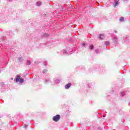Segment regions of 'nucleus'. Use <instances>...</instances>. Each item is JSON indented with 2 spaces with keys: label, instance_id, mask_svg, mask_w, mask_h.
I'll return each instance as SVG.
<instances>
[{
  "label": "nucleus",
  "instance_id": "7",
  "mask_svg": "<svg viewBox=\"0 0 130 130\" xmlns=\"http://www.w3.org/2000/svg\"><path fill=\"white\" fill-rule=\"evenodd\" d=\"M118 5V1L115 0V4L114 7H116Z\"/></svg>",
  "mask_w": 130,
  "mask_h": 130
},
{
  "label": "nucleus",
  "instance_id": "24",
  "mask_svg": "<svg viewBox=\"0 0 130 130\" xmlns=\"http://www.w3.org/2000/svg\"><path fill=\"white\" fill-rule=\"evenodd\" d=\"M9 2H12V0H8Z\"/></svg>",
  "mask_w": 130,
  "mask_h": 130
},
{
  "label": "nucleus",
  "instance_id": "1",
  "mask_svg": "<svg viewBox=\"0 0 130 130\" xmlns=\"http://www.w3.org/2000/svg\"><path fill=\"white\" fill-rule=\"evenodd\" d=\"M59 119H60V115H57L53 117V121H55V122L58 121Z\"/></svg>",
  "mask_w": 130,
  "mask_h": 130
},
{
  "label": "nucleus",
  "instance_id": "16",
  "mask_svg": "<svg viewBox=\"0 0 130 130\" xmlns=\"http://www.w3.org/2000/svg\"><path fill=\"white\" fill-rule=\"evenodd\" d=\"M95 52L96 53H99V50H95Z\"/></svg>",
  "mask_w": 130,
  "mask_h": 130
},
{
  "label": "nucleus",
  "instance_id": "3",
  "mask_svg": "<svg viewBox=\"0 0 130 130\" xmlns=\"http://www.w3.org/2000/svg\"><path fill=\"white\" fill-rule=\"evenodd\" d=\"M70 87H71V83H69L65 85L66 89H69Z\"/></svg>",
  "mask_w": 130,
  "mask_h": 130
},
{
  "label": "nucleus",
  "instance_id": "25",
  "mask_svg": "<svg viewBox=\"0 0 130 130\" xmlns=\"http://www.w3.org/2000/svg\"><path fill=\"white\" fill-rule=\"evenodd\" d=\"M104 117H105V116H104Z\"/></svg>",
  "mask_w": 130,
  "mask_h": 130
},
{
  "label": "nucleus",
  "instance_id": "15",
  "mask_svg": "<svg viewBox=\"0 0 130 130\" xmlns=\"http://www.w3.org/2000/svg\"><path fill=\"white\" fill-rule=\"evenodd\" d=\"M89 48H90V49L92 50L94 48V46H93V45H90L89 46Z\"/></svg>",
  "mask_w": 130,
  "mask_h": 130
},
{
  "label": "nucleus",
  "instance_id": "18",
  "mask_svg": "<svg viewBox=\"0 0 130 130\" xmlns=\"http://www.w3.org/2000/svg\"><path fill=\"white\" fill-rule=\"evenodd\" d=\"M3 70H4V68H0V73H1V72H2V71H3Z\"/></svg>",
  "mask_w": 130,
  "mask_h": 130
},
{
  "label": "nucleus",
  "instance_id": "11",
  "mask_svg": "<svg viewBox=\"0 0 130 130\" xmlns=\"http://www.w3.org/2000/svg\"><path fill=\"white\" fill-rule=\"evenodd\" d=\"M26 64H27V66H30V64H31V61H30L29 60H27V63Z\"/></svg>",
  "mask_w": 130,
  "mask_h": 130
},
{
  "label": "nucleus",
  "instance_id": "8",
  "mask_svg": "<svg viewBox=\"0 0 130 130\" xmlns=\"http://www.w3.org/2000/svg\"><path fill=\"white\" fill-rule=\"evenodd\" d=\"M99 38H100V39H101L102 40V39H103V38H104V35H100Z\"/></svg>",
  "mask_w": 130,
  "mask_h": 130
},
{
  "label": "nucleus",
  "instance_id": "20",
  "mask_svg": "<svg viewBox=\"0 0 130 130\" xmlns=\"http://www.w3.org/2000/svg\"><path fill=\"white\" fill-rule=\"evenodd\" d=\"M82 45L83 47H84L86 45V44L85 43H82Z\"/></svg>",
  "mask_w": 130,
  "mask_h": 130
},
{
  "label": "nucleus",
  "instance_id": "9",
  "mask_svg": "<svg viewBox=\"0 0 130 130\" xmlns=\"http://www.w3.org/2000/svg\"><path fill=\"white\" fill-rule=\"evenodd\" d=\"M120 22H124V18L123 17H121L119 19Z\"/></svg>",
  "mask_w": 130,
  "mask_h": 130
},
{
  "label": "nucleus",
  "instance_id": "23",
  "mask_svg": "<svg viewBox=\"0 0 130 130\" xmlns=\"http://www.w3.org/2000/svg\"><path fill=\"white\" fill-rule=\"evenodd\" d=\"M115 33H117V31H116V30H115Z\"/></svg>",
  "mask_w": 130,
  "mask_h": 130
},
{
  "label": "nucleus",
  "instance_id": "12",
  "mask_svg": "<svg viewBox=\"0 0 130 130\" xmlns=\"http://www.w3.org/2000/svg\"><path fill=\"white\" fill-rule=\"evenodd\" d=\"M18 61H23V58L22 57H19L18 59Z\"/></svg>",
  "mask_w": 130,
  "mask_h": 130
},
{
  "label": "nucleus",
  "instance_id": "22",
  "mask_svg": "<svg viewBox=\"0 0 130 130\" xmlns=\"http://www.w3.org/2000/svg\"><path fill=\"white\" fill-rule=\"evenodd\" d=\"M63 53H68V52H67V51H64Z\"/></svg>",
  "mask_w": 130,
  "mask_h": 130
},
{
  "label": "nucleus",
  "instance_id": "2",
  "mask_svg": "<svg viewBox=\"0 0 130 130\" xmlns=\"http://www.w3.org/2000/svg\"><path fill=\"white\" fill-rule=\"evenodd\" d=\"M21 78V76H19V75H17V77L16 78V82H19L20 83H24V79H20Z\"/></svg>",
  "mask_w": 130,
  "mask_h": 130
},
{
  "label": "nucleus",
  "instance_id": "6",
  "mask_svg": "<svg viewBox=\"0 0 130 130\" xmlns=\"http://www.w3.org/2000/svg\"><path fill=\"white\" fill-rule=\"evenodd\" d=\"M114 42H117V38L116 36H114L113 38Z\"/></svg>",
  "mask_w": 130,
  "mask_h": 130
},
{
  "label": "nucleus",
  "instance_id": "4",
  "mask_svg": "<svg viewBox=\"0 0 130 130\" xmlns=\"http://www.w3.org/2000/svg\"><path fill=\"white\" fill-rule=\"evenodd\" d=\"M36 5L38 7H39V6H41V5H42V3L41 2H37Z\"/></svg>",
  "mask_w": 130,
  "mask_h": 130
},
{
  "label": "nucleus",
  "instance_id": "13",
  "mask_svg": "<svg viewBox=\"0 0 130 130\" xmlns=\"http://www.w3.org/2000/svg\"><path fill=\"white\" fill-rule=\"evenodd\" d=\"M105 44L106 45H109V44H110V43L108 41H106L105 42Z\"/></svg>",
  "mask_w": 130,
  "mask_h": 130
},
{
  "label": "nucleus",
  "instance_id": "19",
  "mask_svg": "<svg viewBox=\"0 0 130 130\" xmlns=\"http://www.w3.org/2000/svg\"><path fill=\"white\" fill-rule=\"evenodd\" d=\"M27 126H28V125H24V128H27Z\"/></svg>",
  "mask_w": 130,
  "mask_h": 130
},
{
  "label": "nucleus",
  "instance_id": "17",
  "mask_svg": "<svg viewBox=\"0 0 130 130\" xmlns=\"http://www.w3.org/2000/svg\"><path fill=\"white\" fill-rule=\"evenodd\" d=\"M48 82H49V79H46V80H45V83H48Z\"/></svg>",
  "mask_w": 130,
  "mask_h": 130
},
{
  "label": "nucleus",
  "instance_id": "21",
  "mask_svg": "<svg viewBox=\"0 0 130 130\" xmlns=\"http://www.w3.org/2000/svg\"><path fill=\"white\" fill-rule=\"evenodd\" d=\"M44 64L45 66H46V64H47V62H45L44 63Z\"/></svg>",
  "mask_w": 130,
  "mask_h": 130
},
{
  "label": "nucleus",
  "instance_id": "5",
  "mask_svg": "<svg viewBox=\"0 0 130 130\" xmlns=\"http://www.w3.org/2000/svg\"><path fill=\"white\" fill-rule=\"evenodd\" d=\"M120 95V96H124L125 95V92H124V91H121Z\"/></svg>",
  "mask_w": 130,
  "mask_h": 130
},
{
  "label": "nucleus",
  "instance_id": "14",
  "mask_svg": "<svg viewBox=\"0 0 130 130\" xmlns=\"http://www.w3.org/2000/svg\"><path fill=\"white\" fill-rule=\"evenodd\" d=\"M43 73V74H46V73H47V70H44Z\"/></svg>",
  "mask_w": 130,
  "mask_h": 130
},
{
  "label": "nucleus",
  "instance_id": "10",
  "mask_svg": "<svg viewBox=\"0 0 130 130\" xmlns=\"http://www.w3.org/2000/svg\"><path fill=\"white\" fill-rule=\"evenodd\" d=\"M54 81L56 84H58V83H59V80L58 79H54Z\"/></svg>",
  "mask_w": 130,
  "mask_h": 130
}]
</instances>
